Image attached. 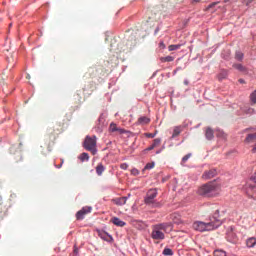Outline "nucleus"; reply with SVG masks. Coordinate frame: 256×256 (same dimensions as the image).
<instances>
[{
	"instance_id": "f257e3e1",
	"label": "nucleus",
	"mask_w": 256,
	"mask_h": 256,
	"mask_svg": "<svg viewBox=\"0 0 256 256\" xmlns=\"http://www.w3.org/2000/svg\"><path fill=\"white\" fill-rule=\"evenodd\" d=\"M218 217H219V210H216L213 216V220L207 223L202 221L194 222L193 229H195V231H200V233H203L205 231H213L214 229L221 227V220Z\"/></svg>"
},
{
	"instance_id": "f03ea898",
	"label": "nucleus",
	"mask_w": 256,
	"mask_h": 256,
	"mask_svg": "<svg viewBox=\"0 0 256 256\" xmlns=\"http://www.w3.org/2000/svg\"><path fill=\"white\" fill-rule=\"evenodd\" d=\"M168 231H173V223L155 224L152 226L151 238L154 241H163L165 239V233H168Z\"/></svg>"
},
{
	"instance_id": "7ed1b4c3",
	"label": "nucleus",
	"mask_w": 256,
	"mask_h": 256,
	"mask_svg": "<svg viewBox=\"0 0 256 256\" xmlns=\"http://www.w3.org/2000/svg\"><path fill=\"white\" fill-rule=\"evenodd\" d=\"M220 191L221 184L217 183V181H211L198 189V195H201L202 197H217Z\"/></svg>"
},
{
	"instance_id": "20e7f679",
	"label": "nucleus",
	"mask_w": 256,
	"mask_h": 256,
	"mask_svg": "<svg viewBox=\"0 0 256 256\" xmlns=\"http://www.w3.org/2000/svg\"><path fill=\"white\" fill-rule=\"evenodd\" d=\"M83 147L86 151H90L92 155H97V136H86Z\"/></svg>"
},
{
	"instance_id": "39448f33",
	"label": "nucleus",
	"mask_w": 256,
	"mask_h": 256,
	"mask_svg": "<svg viewBox=\"0 0 256 256\" xmlns=\"http://www.w3.org/2000/svg\"><path fill=\"white\" fill-rule=\"evenodd\" d=\"M155 197H157V189H150L145 197V204L151 205V207H161V204L155 201Z\"/></svg>"
},
{
	"instance_id": "423d86ee",
	"label": "nucleus",
	"mask_w": 256,
	"mask_h": 256,
	"mask_svg": "<svg viewBox=\"0 0 256 256\" xmlns=\"http://www.w3.org/2000/svg\"><path fill=\"white\" fill-rule=\"evenodd\" d=\"M244 192L246 193L247 197L256 200V185L246 183L244 186Z\"/></svg>"
},
{
	"instance_id": "0eeeda50",
	"label": "nucleus",
	"mask_w": 256,
	"mask_h": 256,
	"mask_svg": "<svg viewBox=\"0 0 256 256\" xmlns=\"http://www.w3.org/2000/svg\"><path fill=\"white\" fill-rule=\"evenodd\" d=\"M93 208L89 207V206H85L83 207L81 210H79L76 213V219L77 221H83V219H85V215H89V213H91Z\"/></svg>"
},
{
	"instance_id": "6e6552de",
	"label": "nucleus",
	"mask_w": 256,
	"mask_h": 256,
	"mask_svg": "<svg viewBox=\"0 0 256 256\" xmlns=\"http://www.w3.org/2000/svg\"><path fill=\"white\" fill-rule=\"evenodd\" d=\"M56 136H55V129L53 128H48L47 133L45 135V141L48 143V145H51L53 141H55Z\"/></svg>"
},
{
	"instance_id": "1a4fd4ad",
	"label": "nucleus",
	"mask_w": 256,
	"mask_h": 256,
	"mask_svg": "<svg viewBox=\"0 0 256 256\" xmlns=\"http://www.w3.org/2000/svg\"><path fill=\"white\" fill-rule=\"evenodd\" d=\"M226 239L229 241V243H237V236L235 235L233 227L228 228Z\"/></svg>"
},
{
	"instance_id": "9d476101",
	"label": "nucleus",
	"mask_w": 256,
	"mask_h": 256,
	"mask_svg": "<svg viewBox=\"0 0 256 256\" xmlns=\"http://www.w3.org/2000/svg\"><path fill=\"white\" fill-rule=\"evenodd\" d=\"M98 236L100 239H103V241H108V242L113 241V237L109 235V233L103 230L98 231Z\"/></svg>"
},
{
	"instance_id": "9b49d317",
	"label": "nucleus",
	"mask_w": 256,
	"mask_h": 256,
	"mask_svg": "<svg viewBox=\"0 0 256 256\" xmlns=\"http://www.w3.org/2000/svg\"><path fill=\"white\" fill-rule=\"evenodd\" d=\"M217 175V170L216 169H210L208 171H205L202 175L203 179H213Z\"/></svg>"
},
{
	"instance_id": "f8f14e48",
	"label": "nucleus",
	"mask_w": 256,
	"mask_h": 256,
	"mask_svg": "<svg viewBox=\"0 0 256 256\" xmlns=\"http://www.w3.org/2000/svg\"><path fill=\"white\" fill-rule=\"evenodd\" d=\"M205 137L208 141L213 140V138L215 137V132L212 130L211 127L205 128Z\"/></svg>"
},
{
	"instance_id": "ddd939ff",
	"label": "nucleus",
	"mask_w": 256,
	"mask_h": 256,
	"mask_svg": "<svg viewBox=\"0 0 256 256\" xmlns=\"http://www.w3.org/2000/svg\"><path fill=\"white\" fill-rule=\"evenodd\" d=\"M161 145V138H156L154 139L153 143L151 144V146H149L148 148H146L144 151H153V149H155V147H159Z\"/></svg>"
},
{
	"instance_id": "4468645a",
	"label": "nucleus",
	"mask_w": 256,
	"mask_h": 256,
	"mask_svg": "<svg viewBox=\"0 0 256 256\" xmlns=\"http://www.w3.org/2000/svg\"><path fill=\"white\" fill-rule=\"evenodd\" d=\"M171 220L173 221V223H175L176 225H181V223H183V220H181V215L179 213H173L171 215Z\"/></svg>"
},
{
	"instance_id": "2eb2a0df",
	"label": "nucleus",
	"mask_w": 256,
	"mask_h": 256,
	"mask_svg": "<svg viewBox=\"0 0 256 256\" xmlns=\"http://www.w3.org/2000/svg\"><path fill=\"white\" fill-rule=\"evenodd\" d=\"M150 123L151 119L147 116H142L137 121V125H149Z\"/></svg>"
},
{
	"instance_id": "dca6fc26",
	"label": "nucleus",
	"mask_w": 256,
	"mask_h": 256,
	"mask_svg": "<svg viewBox=\"0 0 256 256\" xmlns=\"http://www.w3.org/2000/svg\"><path fill=\"white\" fill-rule=\"evenodd\" d=\"M111 222L113 223V225H116V227H125L127 225V223H125L118 217L112 218Z\"/></svg>"
},
{
	"instance_id": "f3484780",
	"label": "nucleus",
	"mask_w": 256,
	"mask_h": 256,
	"mask_svg": "<svg viewBox=\"0 0 256 256\" xmlns=\"http://www.w3.org/2000/svg\"><path fill=\"white\" fill-rule=\"evenodd\" d=\"M183 131V126H176L173 129L172 139H175V137H179L181 135V132Z\"/></svg>"
},
{
	"instance_id": "a211bd4d",
	"label": "nucleus",
	"mask_w": 256,
	"mask_h": 256,
	"mask_svg": "<svg viewBox=\"0 0 256 256\" xmlns=\"http://www.w3.org/2000/svg\"><path fill=\"white\" fill-rule=\"evenodd\" d=\"M114 203L116 205H125V203H127V197H120V198H116L114 199Z\"/></svg>"
},
{
	"instance_id": "6ab92c4d",
	"label": "nucleus",
	"mask_w": 256,
	"mask_h": 256,
	"mask_svg": "<svg viewBox=\"0 0 256 256\" xmlns=\"http://www.w3.org/2000/svg\"><path fill=\"white\" fill-rule=\"evenodd\" d=\"M132 224L136 229H145V224L139 220L132 221Z\"/></svg>"
},
{
	"instance_id": "aec40b11",
	"label": "nucleus",
	"mask_w": 256,
	"mask_h": 256,
	"mask_svg": "<svg viewBox=\"0 0 256 256\" xmlns=\"http://www.w3.org/2000/svg\"><path fill=\"white\" fill-rule=\"evenodd\" d=\"M227 75H229L227 70H221L220 73L218 74L217 78L219 81H223V79H227Z\"/></svg>"
},
{
	"instance_id": "412c9836",
	"label": "nucleus",
	"mask_w": 256,
	"mask_h": 256,
	"mask_svg": "<svg viewBox=\"0 0 256 256\" xmlns=\"http://www.w3.org/2000/svg\"><path fill=\"white\" fill-rule=\"evenodd\" d=\"M246 245H247V247H250V248L255 247V245H256V238L255 237L248 238L246 240Z\"/></svg>"
},
{
	"instance_id": "4be33fe9",
	"label": "nucleus",
	"mask_w": 256,
	"mask_h": 256,
	"mask_svg": "<svg viewBox=\"0 0 256 256\" xmlns=\"http://www.w3.org/2000/svg\"><path fill=\"white\" fill-rule=\"evenodd\" d=\"M161 63H171L172 61H175V57L173 56H166V57H160Z\"/></svg>"
},
{
	"instance_id": "5701e85b",
	"label": "nucleus",
	"mask_w": 256,
	"mask_h": 256,
	"mask_svg": "<svg viewBox=\"0 0 256 256\" xmlns=\"http://www.w3.org/2000/svg\"><path fill=\"white\" fill-rule=\"evenodd\" d=\"M183 47V44H173L168 46V51H177Z\"/></svg>"
},
{
	"instance_id": "b1692460",
	"label": "nucleus",
	"mask_w": 256,
	"mask_h": 256,
	"mask_svg": "<svg viewBox=\"0 0 256 256\" xmlns=\"http://www.w3.org/2000/svg\"><path fill=\"white\" fill-rule=\"evenodd\" d=\"M103 171H105V166H103V164H98L96 167L97 175H103Z\"/></svg>"
},
{
	"instance_id": "393cba45",
	"label": "nucleus",
	"mask_w": 256,
	"mask_h": 256,
	"mask_svg": "<svg viewBox=\"0 0 256 256\" xmlns=\"http://www.w3.org/2000/svg\"><path fill=\"white\" fill-rule=\"evenodd\" d=\"M245 141H246V143H251V141H256V133L248 134Z\"/></svg>"
},
{
	"instance_id": "a878e982",
	"label": "nucleus",
	"mask_w": 256,
	"mask_h": 256,
	"mask_svg": "<svg viewBox=\"0 0 256 256\" xmlns=\"http://www.w3.org/2000/svg\"><path fill=\"white\" fill-rule=\"evenodd\" d=\"M243 57H244L243 52H241V51H236V53H235V59H236L237 61H243Z\"/></svg>"
},
{
	"instance_id": "bb28decb",
	"label": "nucleus",
	"mask_w": 256,
	"mask_h": 256,
	"mask_svg": "<svg viewBox=\"0 0 256 256\" xmlns=\"http://www.w3.org/2000/svg\"><path fill=\"white\" fill-rule=\"evenodd\" d=\"M79 159L80 161H89V154L88 153H82L80 156H79Z\"/></svg>"
},
{
	"instance_id": "cd10ccee",
	"label": "nucleus",
	"mask_w": 256,
	"mask_h": 256,
	"mask_svg": "<svg viewBox=\"0 0 256 256\" xmlns=\"http://www.w3.org/2000/svg\"><path fill=\"white\" fill-rule=\"evenodd\" d=\"M214 256H227V252H225L223 250H215Z\"/></svg>"
},
{
	"instance_id": "c85d7f7f",
	"label": "nucleus",
	"mask_w": 256,
	"mask_h": 256,
	"mask_svg": "<svg viewBox=\"0 0 256 256\" xmlns=\"http://www.w3.org/2000/svg\"><path fill=\"white\" fill-rule=\"evenodd\" d=\"M234 69H237L238 71H247V69L242 66L241 64H233Z\"/></svg>"
},
{
	"instance_id": "c756f323",
	"label": "nucleus",
	"mask_w": 256,
	"mask_h": 256,
	"mask_svg": "<svg viewBox=\"0 0 256 256\" xmlns=\"http://www.w3.org/2000/svg\"><path fill=\"white\" fill-rule=\"evenodd\" d=\"M118 129L117 124L111 123L109 126L110 133H115V131Z\"/></svg>"
},
{
	"instance_id": "7c9ffc66",
	"label": "nucleus",
	"mask_w": 256,
	"mask_h": 256,
	"mask_svg": "<svg viewBox=\"0 0 256 256\" xmlns=\"http://www.w3.org/2000/svg\"><path fill=\"white\" fill-rule=\"evenodd\" d=\"M19 149V145H12L9 149L10 153L15 154L17 153V150Z\"/></svg>"
},
{
	"instance_id": "2f4dec72",
	"label": "nucleus",
	"mask_w": 256,
	"mask_h": 256,
	"mask_svg": "<svg viewBox=\"0 0 256 256\" xmlns=\"http://www.w3.org/2000/svg\"><path fill=\"white\" fill-rule=\"evenodd\" d=\"M163 255L171 256V255H173V250H171V248H165L163 250Z\"/></svg>"
},
{
	"instance_id": "473e14b6",
	"label": "nucleus",
	"mask_w": 256,
	"mask_h": 256,
	"mask_svg": "<svg viewBox=\"0 0 256 256\" xmlns=\"http://www.w3.org/2000/svg\"><path fill=\"white\" fill-rule=\"evenodd\" d=\"M153 167H155V163L154 162L148 163L144 167L143 171H147V169H153Z\"/></svg>"
},
{
	"instance_id": "72a5a7b5",
	"label": "nucleus",
	"mask_w": 256,
	"mask_h": 256,
	"mask_svg": "<svg viewBox=\"0 0 256 256\" xmlns=\"http://www.w3.org/2000/svg\"><path fill=\"white\" fill-rule=\"evenodd\" d=\"M115 133H117V135H123L124 133H127V131L123 128L118 127Z\"/></svg>"
},
{
	"instance_id": "f704fd0d",
	"label": "nucleus",
	"mask_w": 256,
	"mask_h": 256,
	"mask_svg": "<svg viewBox=\"0 0 256 256\" xmlns=\"http://www.w3.org/2000/svg\"><path fill=\"white\" fill-rule=\"evenodd\" d=\"M250 101H252L254 104L256 103V91H254V92L250 95Z\"/></svg>"
},
{
	"instance_id": "c9c22d12",
	"label": "nucleus",
	"mask_w": 256,
	"mask_h": 256,
	"mask_svg": "<svg viewBox=\"0 0 256 256\" xmlns=\"http://www.w3.org/2000/svg\"><path fill=\"white\" fill-rule=\"evenodd\" d=\"M144 135L148 139H154V137H155V135H157V133H145Z\"/></svg>"
},
{
	"instance_id": "e433bc0d",
	"label": "nucleus",
	"mask_w": 256,
	"mask_h": 256,
	"mask_svg": "<svg viewBox=\"0 0 256 256\" xmlns=\"http://www.w3.org/2000/svg\"><path fill=\"white\" fill-rule=\"evenodd\" d=\"M191 158V154H187L182 158V163H187V161H189V159Z\"/></svg>"
},
{
	"instance_id": "4c0bfd02",
	"label": "nucleus",
	"mask_w": 256,
	"mask_h": 256,
	"mask_svg": "<svg viewBox=\"0 0 256 256\" xmlns=\"http://www.w3.org/2000/svg\"><path fill=\"white\" fill-rule=\"evenodd\" d=\"M217 136L218 137H222V139H226L227 138V134H225V132H223V131L218 132Z\"/></svg>"
},
{
	"instance_id": "58836bf2",
	"label": "nucleus",
	"mask_w": 256,
	"mask_h": 256,
	"mask_svg": "<svg viewBox=\"0 0 256 256\" xmlns=\"http://www.w3.org/2000/svg\"><path fill=\"white\" fill-rule=\"evenodd\" d=\"M129 165H127V163H123L120 165V168L123 169L124 171H126V169H128Z\"/></svg>"
},
{
	"instance_id": "ea45409f",
	"label": "nucleus",
	"mask_w": 256,
	"mask_h": 256,
	"mask_svg": "<svg viewBox=\"0 0 256 256\" xmlns=\"http://www.w3.org/2000/svg\"><path fill=\"white\" fill-rule=\"evenodd\" d=\"M215 5H219V2H213L208 7H209V9H213V7H215Z\"/></svg>"
},
{
	"instance_id": "a19ab883",
	"label": "nucleus",
	"mask_w": 256,
	"mask_h": 256,
	"mask_svg": "<svg viewBox=\"0 0 256 256\" xmlns=\"http://www.w3.org/2000/svg\"><path fill=\"white\" fill-rule=\"evenodd\" d=\"M132 173H134V175H139V170L134 169V170L132 171Z\"/></svg>"
},
{
	"instance_id": "79ce46f5",
	"label": "nucleus",
	"mask_w": 256,
	"mask_h": 256,
	"mask_svg": "<svg viewBox=\"0 0 256 256\" xmlns=\"http://www.w3.org/2000/svg\"><path fill=\"white\" fill-rule=\"evenodd\" d=\"M91 73H95V68H90L89 70Z\"/></svg>"
},
{
	"instance_id": "37998d69",
	"label": "nucleus",
	"mask_w": 256,
	"mask_h": 256,
	"mask_svg": "<svg viewBox=\"0 0 256 256\" xmlns=\"http://www.w3.org/2000/svg\"><path fill=\"white\" fill-rule=\"evenodd\" d=\"M184 85H189V81H188V80H185V81H184Z\"/></svg>"
},
{
	"instance_id": "c03bdc74",
	"label": "nucleus",
	"mask_w": 256,
	"mask_h": 256,
	"mask_svg": "<svg viewBox=\"0 0 256 256\" xmlns=\"http://www.w3.org/2000/svg\"><path fill=\"white\" fill-rule=\"evenodd\" d=\"M74 253H76V255H77V253H79V250L77 248H75Z\"/></svg>"
},
{
	"instance_id": "a18cd8bd",
	"label": "nucleus",
	"mask_w": 256,
	"mask_h": 256,
	"mask_svg": "<svg viewBox=\"0 0 256 256\" xmlns=\"http://www.w3.org/2000/svg\"><path fill=\"white\" fill-rule=\"evenodd\" d=\"M239 83H245V80L239 79Z\"/></svg>"
},
{
	"instance_id": "49530a36",
	"label": "nucleus",
	"mask_w": 256,
	"mask_h": 256,
	"mask_svg": "<svg viewBox=\"0 0 256 256\" xmlns=\"http://www.w3.org/2000/svg\"><path fill=\"white\" fill-rule=\"evenodd\" d=\"M200 0H193L192 3H199Z\"/></svg>"
},
{
	"instance_id": "de8ad7c7",
	"label": "nucleus",
	"mask_w": 256,
	"mask_h": 256,
	"mask_svg": "<svg viewBox=\"0 0 256 256\" xmlns=\"http://www.w3.org/2000/svg\"><path fill=\"white\" fill-rule=\"evenodd\" d=\"M26 79H31V75L27 74Z\"/></svg>"
},
{
	"instance_id": "09e8293b",
	"label": "nucleus",
	"mask_w": 256,
	"mask_h": 256,
	"mask_svg": "<svg viewBox=\"0 0 256 256\" xmlns=\"http://www.w3.org/2000/svg\"><path fill=\"white\" fill-rule=\"evenodd\" d=\"M248 111H249V113H253V111H255V110H253L252 108H250Z\"/></svg>"
},
{
	"instance_id": "8fccbe9b",
	"label": "nucleus",
	"mask_w": 256,
	"mask_h": 256,
	"mask_svg": "<svg viewBox=\"0 0 256 256\" xmlns=\"http://www.w3.org/2000/svg\"><path fill=\"white\" fill-rule=\"evenodd\" d=\"M253 151H256V145L254 146Z\"/></svg>"
},
{
	"instance_id": "3c124183",
	"label": "nucleus",
	"mask_w": 256,
	"mask_h": 256,
	"mask_svg": "<svg viewBox=\"0 0 256 256\" xmlns=\"http://www.w3.org/2000/svg\"><path fill=\"white\" fill-rule=\"evenodd\" d=\"M156 153L159 154V153H161V151H157Z\"/></svg>"
},
{
	"instance_id": "603ef678",
	"label": "nucleus",
	"mask_w": 256,
	"mask_h": 256,
	"mask_svg": "<svg viewBox=\"0 0 256 256\" xmlns=\"http://www.w3.org/2000/svg\"><path fill=\"white\" fill-rule=\"evenodd\" d=\"M227 1H229V0H225L224 2L227 3Z\"/></svg>"
}]
</instances>
